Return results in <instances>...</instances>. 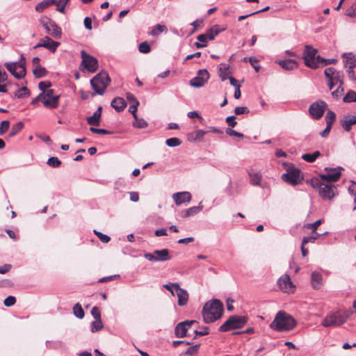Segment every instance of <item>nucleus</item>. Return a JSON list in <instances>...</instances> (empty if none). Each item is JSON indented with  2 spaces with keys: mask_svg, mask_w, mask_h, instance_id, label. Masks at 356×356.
<instances>
[{
  "mask_svg": "<svg viewBox=\"0 0 356 356\" xmlns=\"http://www.w3.org/2000/svg\"><path fill=\"white\" fill-rule=\"evenodd\" d=\"M223 304L218 299L206 302L202 309V316L204 323H209L219 319L222 314Z\"/></svg>",
  "mask_w": 356,
  "mask_h": 356,
  "instance_id": "f257e3e1",
  "label": "nucleus"
},
{
  "mask_svg": "<svg viewBox=\"0 0 356 356\" xmlns=\"http://www.w3.org/2000/svg\"><path fill=\"white\" fill-rule=\"evenodd\" d=\"M296 325V321L291 315L280 311L270 324V327L275 331L283 332L291 330Z\"/></svg>",
  "mask_w": 356,
  "mask_h": 356,
  "instance_id": "f03ea898",
  "label": "nucleus"
},
{
  "mask_svg": "<svg viewBox=\"0 0 356 356\" xmlns=\"http://www.w3.org/2000/svg\"><path fill=\"white\" fill-rule=\"evenodd\" d=\"M111 79L106 71H102L95 75L91 80L90 84L96 94L102 95L109 85Z\"/></svg>",
  "mask_w": 356,
  "mask_h": 356,
  "instance_id": "7ed1b4c3",
  "label": "nucleus"
},
{
  "mask_svg": "<svg viewBox=\"0 0 356 356\" xmlns=\"http://www.w3.org/2000/svg\"><path fill=\"white\" fill-rule=\"evenodd\" d=\"M318 50L312 46L307 44L302 54V58L306 66L316 69L321 64V57L317 55Z\"/></svg>",
  "mask_w": 356,
  "mask_h": 356,
  "instance_id": "20e7f679",
  "label": "nucleus"
},
{
  "mask_svg": "<svg viewBox=\"0 0 356 356\" xmlns=\"http://www.w3.org/2000/svg\"><path fill=\"white\" fill-rule=\"evenodd\" d=\"M248 322V317L245 316H231L219 327L220 332H228L231 330L242 328Z\"/></svg>",
  "mask_w": 356,
  "mask_h": 356,
  "instance_id": "39448f33",
  "label": "nucleus"
},
{
  "mask_svg": "<svg viewBox=\"0 0 356 356\" xmlns=\"http://www.w3.org/2000/svg\"><path fill=\"white\" fill-rule=\"evenodd\" d=\"M6 69L13 74L16 79H22L26 75L25 60L22 56L21 60L18 62L4 63Z\"/></svg>",
  "mask_w": 356,
  "mask_h": 356,
  "instance_id": "423d86ee",
  "label": "nucleus"
},
{
  "mask_svg": "<svg viewBox=\"0 0 356 356\" xmlns=\"http://www.w3.org/2000/svg\"><path fill=\"white\" fill-rule=\"evenodd\" d=\"M282 179L284 181L292 186H296L302 179L301 171L293 167L289 168L287 169L286 172L282 175Z\"/></svg>",
  "mask_w": 356,
  "mask_h": 356,
  "instance_id": "0eeeda50",
  "label": "nucleus"
},
{
  "mask_svg": "<svg viewBox=\"0 0 356 356\" xmlns=\"http://www.w3.org/2000/svg\"><path fill=\"white\" fill-rule=\"evenodd\" d=\"M41 24L45 29L47 33L52 37L59 39L61 38V29L55 22L46 17L40 21Z\"/></svg>",
  "mask_w": 356,
  "mask_h": 356,
  "instance_id": "6e6552de",
  "label": "nucleus"
},
{
  "mask_svg": "<svg viewBox=\"0 0 356 356\" xmlns=\"http://www.w3.org/2000/svg\"><path fill=\"white\" fill-rule=\"evenodd\" d=\"M144 257L150 261H166L172 259L168 249L156 250L153 253H145Z\"/></svg>",
  "mask_w": 356,
  "mask_h": 356,
  "instance_id": "1a4fd4ad",
  "label": "nucleus"
},
{
  "mask_svg": "<svg viewBox=\"0 0 356 356\" xmlns=\"http://www.w3.org/2000/svg\"><path fill=\"white\" fill-rule=\"evenodd\" d=\"M344 319L341 317V312H332L323 319L322 325L325 327L339 326L344 323Z\"/></svg>",
  "mask_w": 356,
  "mask_h": 356,
  "instance_id": "9d476101",
  "label": "nucleus"
},
{
  "mask_svg": "<svg viewBox=\"0 0 356 356\" xmlns=\"http://www.w3.org/2000/svg\"><path fill=\"white\" fill-rule=\"evenodd\" d=\"M327 104L323 100H318L312 103L309 108V113L312 118L320 119L324 114Z\"/></svg>",
  "mask_w": 356,
  "mask_h": 356,
  "instance_id": "9b49d317",
  "label": "nucleus"
},
{
  "mask_svg": "<svg viewBox=\"0 0 356 356\" xmlns=\"http://www.w3.org/2000/svg\"><path fill=\"white\" fill-rule=\"evenodd\" d=\"M82 58L81 65H83L88 72H95L98 68L97 59L89 54L85 51H81Z\"/></svg>",
  "mask_w": 356,
  "mask_h": 356,
  "instance_id": "f8f14e48",
  "label": "nucleus"
},
{
  "mask_svg": "<svg viewBox=\"0 0 356 356\" xmlns=\"http://www.w3.org/2000/svg\"><path fill=\"white\" fill-rule=\"evenodd\" d=\"M209 79V73L206 70H200L197 75L190 81V85L194 88H200L204 86Z\"/></svg>",
  "mask_w": 356,
  "mask_h": 356,
  "instance_id": "ddd939ff",
  "label": "nucleus"
},
{
  "mask_svg": "<svg viewBox=\"0 0 356 356\" xmlns=\"http://www.w3.org/2000/svg\"><path fill=\"white\" fill-rule=\"evenodd\" d=\"M277 283L280 289L284 293H293L295 291L296 286L287 274L281 276Z\"/></svg>",
  "mask_w": 356,
  "mask_h": 356,
  "instance_id": "4468645a",
  "label": "nucleus"
},
{
  "mask_svg": "<svg viewBox=\"0 0 356 356\" xmlns=\"http://www.w3.org/2000/svg\"><path fill=\"white\" fill-rule=\"evenodd\" d=\"M195 321H185L179 323L175 329V334L177 337L182 338L186 336V332L195 323Z\"/></svg>",
  "mask_w": 356,
  "mask_h": 356,
  "instance_id": "2eb2a0df",
  "label": "nucleus"
},
{
  "mask_svg": "<svg viewBox=\"0 0 356 356\" xmlns=\"http://www.w3.org/2000/svg\"><path fill=\"white\" fill-rule=\"evenodd\" d=\"M59 45L60 42L54 41L49 37L45 36L40 40L39 42L34 47V48L37 49L39 47H44L51 52H55Z\"/></svg>",
  "mask_w": 356,
  "mask_h": 356,
  "instance_id": "dca6fc26",
  "label": "nucleus"
},
{
  "mask_svg": "<svg viewBox=\"0 0 356 356\" xmlns=\"http://www.w3.org/2000/svg\"><path fill=\"white\" fill-rule=\"evenodd\" d=\"M318 193L323 199L330 200L335 196V188L332 184H324Z\"/></svg>",
  "mask_w": 356,
  "mask_h": 356,
  "instance_id": "f3484780",
  "label": "nucleus"
},
{
  "mask_svg": "<svg viewBox=\"0 0 356 356\" xmlns=\"http://www.w3.org/2000/svg\"><path fill=\"white\" fill-rule=\"evenodd\" d=\"M175 286L177 287V292L175 296H177L178 298V305L180 307L186 305L189 298L188 291L186 289L181 288L180 284H175Z\"/></svg>",
  "mask_w": 356,
  "mask_h": 356,
  "instance_id": "a211bd4d",
  "label": "nucleus"
},
{
  "mask_svg": "<svg viewBox=\"0 0 356 356\" xmlns=\"http://www.w3.org/2000/svg\"><path fill=\"white\" fill-rule=\"evenodd\" d=\"M177 205H181L185 202H189L191 200V194L188 191L175 193L172 196Z\"/></svg>",
  "mask_w": 356,
  "mask_h": 356,
  "instance_id": "6ab92c4d",
  "label": "nucleus"
},
{
  "mask_svg": "<svg viewBox=\"0 0 356 356\" xmlns=\"http://www.w3.org/2000/svg\"><path fill=\"white\" fill-rule=\"evenodd\" d=\"M341 169V167H339L337 170V169H334V170L330 169L327 173L321 175V176H320L321 179L322 180H325V181H330V182L337 181L341 177V172H340Z\"/></svg>",
  "mask_w": 356,
  "mask_h": 356,
  "instance_id": "aec40b11",
  "label": "nucleus"
},
{
  "mask_svg": "<svg viewBox=\"0 0 356 356\" xmlns=\"http://www.w3.org/2000/svg\"><path fill=\"white\" fill-rule=\"evenodd\" d=\"M60 95H56L55 97H42V104L43 106L49 109H54L58 108L59 106V100Z\"/></svg>",
  "mask_w": 356,
  "mask_h": 356,
  "instance_id": "412c9836",
  "label": "nucleus"
},
{
  "mask_svg": "<svg viewBox=\"0 0 356 356\" xmlns=\"http://www.w3.org/2000/svg\"><path fill=\"white\" fill-rule=\"evenodd\" d=\"M311 284L314 289H318L323 284L322 275L316 271L312 273Z\"/></svg>",
  "mask_w": 356,
  "mask_h": 356,
  "instance_id": "4be33fe9",
  "label": "nucleus"
},
{
  "mask_svg": "<svg viewBox=\"0 0 356 356\" xmlns=\"http://www.w3.org/2000/svg\"><path fill=\"white\" fill-rule=\"evenodd\" d=\"M111 106L117 111L120 112L122 111L127 106V102L122 97H115L114 98L111 103Z\"/></svg>",
  "mask_w": 356,
  "mask_h": 356,
  "instance_id": "5701e85b",
  "label": "nucleus"
},
{
  "mask_svg": "<svg viewBox=\"0 0 356 356\" xmlns=\"http://www.w3.org/2000/svg\"><path fill=\"white\" fill-rule=\"evenodd\" d=\"M354 124H356V115L350 118L345 117L341 122V125L346 131H350Z\"/></svg>",
  "mask_w": 356,
  "mask_h": 356,
  "instance_id": "b1692460",
  "label": "nucleus"
},
{
  "mask_svg": "<svg viewBox=\"0 0 356 356\" xmlns=\"http://www.w3.org/2000/svg\"><path fill=\"white\" fill-rule=\"evenodd\" d=\"M248 175L251 184L254 186H259L261 184L262 175L259 171L250 170L248 171Z\"/></svg>",
  "mask_w": 356,
  "mask_h": 356,
  "instance_id": "393cba45",
  "label": "nucleus"
},
{
  "mask_svg": "<svg viewBox=\"0 0 356 356\" xmlns=\"http://www.w3.org/2000/svg\"><path fill=\"white\" fill-rule=\"evenodd\" d=\"M203 209V205L202 204V202H200L199 205L197 207H192L189 209L184 211L182 212L181 216L183 218H188L191 216H193L201 211Z\"/></svg>",
  "mask_w": 356,
  "mask_h": 356,
  "instance_id": "a878e982",
  "label": "nucleus"
},
{
  "mask_svg": "<svg viewBox=\"0 0 356 356\" xmlns=\"http://www.w3.org/2000/svg\"><path fill=\"white\" fill-rule=\"evenodd\" d=\"M343 56L345 58L344 65L346 68L353 69L356 66V58L353 54H343Z\"/></svg>",
  "mask_w": 356,
  "mask_h": 356,
  "instance_id": "bb28decb",
  "label": "nucleus"
},
{
  "mask_svg": "<svg viewBox=\"0 0 356 356\" xmlns=\"http://www.w3.org/2000/svg\"><path fill=\"white\" fill-rule=\"evenodd\" d=\"M279 65L284 70H292L298 67L297 62L293 59H287L279 62Z\"/></svg>",
  "mask_w": 356,
  "mask_h": 356,
  "instance_id": "cd10ccee",
  "label": "nucleus"
},
{
  "mask_svg": "<svg viewBox=\"0 0 356 356\" xmlns=\"http://www.w3.org/2000/svg\"><path fill=\"white\" fill-rule=\"evenodd\" d=\"M229 73V67L228 65L221 63L219 65V76L222 81H225Z\"/></svg>",
  "mask_w": 356,
  "mask_h": 356,
  "instance_id": "c85d7f7f",
  "label": "nucleus"
},
{
  "mask_svg": "<svg viewBox=\"0 0 356 356\" xmlns=\"http://www.w3.org/2000/svg\"><path fill=\"white\" fill-rule=\"evenodd\" d=\"M56 3L57 0H45L38 3L35 6V10L38 12L41 13L51 5L56 4Z\"/></svg>",
  "mask_w": 356,
  "mask_h": 356,
  "instance_id": "c756f323",
  "label": "nucleus"
},
{
  "mask_svg": "<svg viewBox=\"0 0 356 356\" xmlns=\"http://www.w3.org/2000/svg\"><path fill=\"white\" fill-rule=\"evenodd\" d=\"M321 155L319 151H315L312 154H304L302 155L301 158L308 162L313 163L314 162L317 158H318Z\"/></svg>",
  "mask_w": 356,
  "mask_h": 356,
  "instance_id": "7c9ffc66",
  "label": "nucleus"
},
{
  "mask_svg": "<svg viewBox=\"0 0 356 356\" xmlns=\"http://www.w3.org/2000/svg\"><path fill=\"white\" fill-rule=\"evenodd\" d=\"M168 29L165 25L156 24L149 31V34L152 36H156L162 32H167Z\"/></svg>",
  "mask_w": 356,
  "mask_h": 356,
  "instance_id": "2f4dec72",
  "label": "nucleus"
},
{
  "mask_svg": "<svg viewBox=\"0 0 356 356\" xmlns=\"http://www.w3.org/2000/svg\"><path fill=\"white\" fill-rule=\"evenodd\" d=\"M197 38L199 41L195 44L197 48H202L207 46L209 38L205 33L199 35Z\"/></svg>",
  "mask_w": 356,
  "mask_h": 356,
  "instance_id": "473e14b6",
  "label": "nucleus"
},
{
  "mask_svg": "<svg viewBox=\"0 0 356 356\" xmlns=\"http://www.w3.org/2000/svg\"><path fill=\"white\" fill-rule=\"evenodd\" d=\"M29 95L30 91L26 86L20 88L19 89L17 90L15 92V97L19 99L29 97Z\"/></svg>",
  "mask_w": 356,
  "mask_h": 356,
  "instance_id": "72a5a7b5",
  "label": "nucleus"
},
{
  "mask_svg": "<svg viewBox=\"0 0 356 356\" xmlns=\"http://www.w3.org/2000/svg\"><path fill=\"white\" fill-rule=\"evenodd\" d=\"M221 32V30L218 29L217 26H213L210 29L207 30L205 35L207 36L209 40H212L215 37Z\"/></svg>",
  "mask_w": 356,
  "mask_h": 356,
  "instance_id": "f704fd0d",
  "label": "nucleus"
},
{
  "mask_svg": "<svg viewBox=\"0 0 356 356\" xmlns=\"http://www.w3.org/2000/svg\"><path fill=\"white\" fill-rule=\"evenodd\" d=\"M87 122L92 126H99L101 121V117L95 113H93L92 116L88 117Z\"/></svg>",
  "mask_w": 356,
  "mask_h": 356,
  "instance_id": "c9c22d12",
  "label": "nucleus"
},
{
  "mask_svg": "<svg viewBox=\"0 0 356 356\" xmlns=\"http://www.w3.org/2000/svg\"><path fill=\"white\" fill-rule=\"evenodd\" d=\"M23 127H24V124L22 122H19L15 124L12 127L8 136L9 137L15 136L17 134H18L22 129Z\"/></svg>",
  "mask_w": 356,
  "mask_h": 356,
  "instance_id": "e433bc0d",
  "label": "nucleus"
},
{
  "mask_svg": "<svg viewBox=\"0 0 356 356\" xmlns=\"http://www.w3.org/2000/svg\"><path fill=\"white\" fill-rule=\"evenodd\" d=\"M74 314L79 318L81 319L84 317V311L79 303H76L73 307Z\"/></svg>",
  "mask_w": 356,
  "mask_h": 356,
  "instance_id": "4c0bfd02",
  "label": "nucleus"
},
{
  "mask_svg": "<svg viewBox=\"0 0 356 356\" xmlns=\"http://www.w3.org/2000/svg\"><path fill=\"white\" fill-rule=\"evenodd\" d=\"M33 72L35 77L37 79L45 76L47 73L46 69L41 66H38L37 67H35L33 70Z\"/></svg>",
  "mask_w": 356,
  "mask_h": 356,
  "instance_id": "58836bf2",
  "label": "nucleus"
},
{
  "mask_svg": "<svg viewBox=\"0 0 356 356\" xmlns=\"http://www.w3.org/2000/svg\"><path fill=\"white\" fill-rule=\"evenodd\" d=\"M133 126L138 129H143L147 127V122L144 119L138 118L137 115L136 118H134Z\"/></svg>",
  "mask_w": 356,
  "mask_h": 356,
  "instance_id": "ea45409f",
  "label": "nucleus"
},
{
  "mask_svg": "<svg viewBox=\"0 0 356 356\" xmlns=\"http://www.w3.org/2000/svg\"><path fill=\"white\" fill-rule=\"evenodd\" d=\"M344 102H356V92L353 90H349L343 99Z\"/></svg>",
  "mask_w": 356,
  "mask_h": 356,
  "instance_id": "a19ab883",
  "label": "nucleus"
},
{
  "mask_svg": "<svg viewBox=\"0 0 356 356\" xmlns=\"http://www.w3.org/2000/svg\"><path fill=\"white\" fill-rule=\"evenodd\" d=\"M103 328V323L102 320H95L91 323V332H96Z\"/></svg>",
  "mask_w": 356,
  "mask_h": 356,
  "instance_id": "79ce46f5",
  "label": "nucleus"
},
{
  "mask_svg": "<svg viewBox=\"0 0 356 356\" xmlns=\"http://www.w3.org/2000/svg\"><path fill=\"white\" fill-rule=\"evenodd\" d=\"M175 284H179L178 282H174V283H168L164 284L163 286L167 289L172 296H175L176 295L177 292V287L175 286Z\"/></svg>",
  "mask_w": 356,
  "mask_h": 356,
  "instance_id": "37998d69",
  "label": "nucleus"
},
{
  "mask_svg": "<svg viewBox=\"0 0 356 356\" xmlns=\"http://www.w3.org/2000/svg\"><path fill=\"white\" fill-rule=\"evenodd\" d=\"M47 164L52 168H58L61 165V161L57 157L52 156L47 160Z\"/></svg>",
  "mask_w": 356,
  "mask_h": 356,
  "instance_id": "c03bdc74",
  "label": "nucleus"
},
{
  "mask_svg": "<svg viewBox=\"0 0 356 356\" xmlns=\"http://www.w3.org/2000/svg\"><path fill=\"white\" fill-rule=\"evenodd\" d=\"M335 119H336L335 113L332 111H328L325 115L326 124H330V126H332V124L334 123Z\"/></svg>",
  "mask_w": 356,
  "mask_h": 356,
  "instance_id": "a18cd8bd",
  "label": "nucleus"
},
{
  "mask_svg": "<svg viewBox=\"0 0 356 356\" xmlns=\"http://www.w3.org/2000/svg\"><path fill=\"white\" fill-rule=\"evenodd\" d=\"M206 134H207V131H205L202 129H198V130L195 131L194 132L195 136L193 138V140L198 141V142L202 141L204 136Z\"/></svg>",
  "mask_w": 356,
  "mask_h": 356,
  "instance_id": "49530a36",
  "label": "nucleus"
},
{
  "mask_svg": "<svg viewBox=\"0 0 356 356\" xmlns=\"http://www.w3.org/2000/svg\"><path fill=\"white\" fill-rule=\"evenodd\" d=\"M138 50L140 53L147 54L151 51V47L147 42H143L139 44Z\"/></svg>",
  "mask_w": 356,
  "mask_h": 356,
  "instance_id": "de8ad7c7",
  "label": "nucleus"
},
{
  "mask_svg": "<svg viewBox=\"0 0 356 356\" xmlns=\"http://www.w3.org/2000/svg\"><path fill=\"white\" fill-rule=\"evenodd\" d=\"M333 80L336 82V83H339L340 85L343 84V72L340 71H337L334 72Z\"/></svg>",
  "mask_w": 356,
  "mask_h": 356,
  "instance_id": "09e8293b",
  "label": "nucleus"
},
{
  "mask_svg": "<svg viewBox=\"0 0 356 356\" xmlns=\"http://www.w3.org/2000/svg\"><path fill=\"white\" fill-rule=\"evenodd\" d=\"M165 143L168 146L172 147L179 146L181 143V140L177 138H168Z\"/></svg>",
  "mask_w": 356,
  "mask_h": 356,
  "instance_id": "8fccbe9b",
  "label": "nucleus"
},
{
  "mask_svg": "<svg viewBox=\"0 0 356 356\" xmlns=\"http://www.w3.org/2000/svg\"><path fill=\"white\" fill-rule=\"evenodd\" d=\"M322 179H318V178H313L310 180L311 186L314 188H318V191L321 190V186L324 184V183L322 182Z\"/></svg>",
  "mask_w": 356,
  "mask_h": 356,
  "instance_id": "3c124183",
  "label": "nucleus"
},
{
  "mask_svg": "<svg viewBox=\"0 0 356 356\" xmlns=\"http://www.w3.org/2000/svg\"><path fill=\"white\" fill-rule=\"evenodd\" d=\"M94 233L98 236L99 240L102 242L104 243H108L110 241V240H111V238H110L109 236H108L106 234H102L100 232H98L97 230H94Z\"/></svg>",
  "mask_w": 356,
  "mask_h": 356,
  "instance_id": "603ef678",
  "label": "nucleus"
},
{
  "mask_svg": "<svg viewBox=\"0 0 356 356\" xmlns=\"http://www.w3.org/2000/svg\"><path fill=\"white\" fill-rule=\"evenodd\" d=\"M51 86V83L49 81H41L38 84V88L42 91V92H44L45 91H47L48 88Z\"/></svg>",
  "mask_w": 356,
  "mask_h": 356,
  "instance_id": "864d4df0",
  "label": "nucleus"
},
{
  "mask_svg": "<svg viewBox=\"0 0 356 356\" xmlns=\"http://www.w3.org/2000/svg\"><path fill=\"white\" fill-rule=\"evenodd\" d=\"M199 348H200V344H196L195 346H192L186 350L185 355H194L198 352Z\"/></svg>",
  "mask_w": 356,
  "mask_h": 356,
  "instance_id": "5fc2aeb1",
  "label": "nucleus"
},
{
  "mask_svg": "<svg viewBox=\"0 0 356 356\" xmlns=\"http://www.w3.org/2000/svg\"><path fill=\"white\" fill-rule=\"evenodd\" d=\"M225 133L230 136H235L240 138H243L244 136L243 134L237 132L231 128H227L225 130Z\"/></svg>",
  "mask_w": 356,
  "mask_h": 356,
  "instance_id": "6e6d98bb",
  "label": "nucleus"
},
{
  "mask_svg": "<svg viewBox=\"0 0 356 356\" xmlns=\"http://www.w3.org/2000/svg\"><path fill=\"white\" fill-rule=\"evenodd\" d=\"M90 131L92 133L98 134H112L111 131H108L106 129H97V128H95L93 127H90Z\"/></svg>",
  "mask_w": 356,
  "mask_h": 356,
  "instance_id": "4d7b16f0",
  "label": "nucleus"
},
{
  "mask_svg": "<svg viewBox=\"0 0 356 356\" xmlns=\"http://www.w3.org/2000/svg\"><path fill=\"white\" fill-rule=\"evenodd\" d=\"M10 127V122L8 120L2 121L0 126V135L6 133Z\"/></svg>",
  "mask_w": 356,
  "mask_h": 356,
  "instance_id": "13d9d810",
  "label": "nucleus"
},
{
  "mask_svg": "<svg viewBox=\"0 0 356 356\" xmlns=\"http://www.w3.org/2000/svg\"><path fill=\"white\" fill-rule=\"evenodd\" d=\"M346 15L350 17H356V3H353L347 9Z\"/></svg>",
  "mask_w": 356,
  "mask_h": 356,
  "instance_id": "bf43d9fd",
  "label": "nucleus"
},
{
  "mask_svg": "<svg viewBox=\"0 0 356 356\" xmlns=\"http://www.w3.org/2000/svg\"><path fill=\"white\" fill-rule=\"evenodd\" d=\"M15 297L9 296L4 300L3 304L6 307H11L15 305Z\"/></svg>",
  "mask_w": 356,
  "mask_h": 356,
  "instance_id": "052dcab7",
  "label": "nucleus"
},
{
  "mask_svg": "<svg viewBox=\"0 0 356 356\" xmlns=\"http://www.w3.org/2000/svg\"><path fill=\"white\" fill-rule=\"evenodd\" d=\"M343 92V85L339 84L337 88L332 92V95L335 98L340 97Z\"/></svg>",
  "mask_w": 356,
  "mask_h": 356,
  "instance_id": "680f3d73",
  "label": "nucleus"
},
{
  "mask_svg": "<svg viewBox=\"0 0 356 356\" xmlns=\"http://www.w3.org/2000/svg\"><path fill=\"white\" fill-rule=\"evenodd\" d=\"M250 112V110L246 106H238L236 107L234 109V113L236 115H241L244 113H248Z\"/></svg>",
  "mask_w": 356,
  "mask_h": 356,
  "instance_id": "e2e57ef3",
  "label": "nucleus"
},
{
  "mask_svg": "<svg viewBox=\"0 0 356 356\" xmlns=\"http://www.w3.org/2000/svg\"><path fill=\"white\" fill-rule=\"evenodd\" d=\"M336 70L333 67H327L325 70L324 74L327 79H333Z\"/></svg>",
  "mask_w": 356,
  "mask_h": 356,
  "instance_id": "0e129e2a",
  "label": "nucleus"
},
{
  "mask_svg": "<svg viewBox=\"0 0 356 356\" xmlns=\"http://www.w3.org/2000/svg\"><path fill=\"white\" fill-rule=\"evenodd\" d=\"M320 236L319 234H316L314 236L304 237L302 239V245H306L309 242H314Z\"/></svg>",
  "mask_w": 356,
  "mask_h": 356,
  "instance_id": "69168bd1",
  "label": "nucleus"
},
{
  "mask_svg": "<svg viewBox=\"0 0 356 356\" xmlns=\"http://www.w3.org/2000/svg\"><path fill=\"white\" fill-rule=\"evenodd\" d=\"M91 314L95 320H101V312L97 307H93L91 309Z\"/></svg>",
  "mask_w": 356,
  "mask_h": 356,
  "instance_id": "338daca9",
  "label": "nucleus"
},
{
  "mask_svg": "<svg viewBox=\"0 0 356 356\" xmlns=\"http://www.w3.org/2000/svg\"><path fill=\"white\" fill-rule=\"evenodd\" d=\"M138 105L139 102H136L135 104H133L129 106V111L133 115L134 118H136V112Z\"/></svg>",
  "mask_w": 356,
  "mask_h": 356,
  "instance_id": "774afa93",
  "label": "nucleus"
}]
</instances>
